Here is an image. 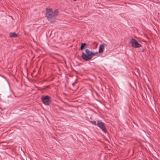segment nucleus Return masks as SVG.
I'll return each mask as SVG.
<instances>
[{
	"instance_id": "9d476101",
	"label": "nucleus",
	"mask_w": 160,
	"mask_h": 160,
	"mask_svg": "<svg viewBox=\"0 0 160 160\" xmlns=\"http://www.w3.org/2000/svg\"><path fill=\"white\" fill-rule=\"evenodd\" d=\"M75 83H73L72 84V85L73 86H74V84H75Z\"/></svg>"
},
{
	"instance_id": "7ed1b4c3",
	"label": "nucleus",
	"mask_w": 160,
	"mask_h": 160,
	"mask_svg": "<svg viewBox=\"0 0 160 160\" xmlns=\"http://www.w3.org/2000/svg\"><path fill=\"white\" fill-rule=\"evenodd\" d=\"M42 101L45 105H49L51 103V98L48 95H42L41 97Z\"/></svg>"
},
{
	"instance_id": "1a4fd4ad",
	"label": "nucleus",
	"mask_w": 160,
	"mask_h": 160,
	"mask_svg": "<svg viewBox=\"0 0 160 160\" xmlns=\"http://www.w3.org/2000/svg\"><path fill=\"white\" fill-rule=\"evenodd\" d=\"M145 49H146V48L145 47L143 48V49L141 50V52H143L145 51Z\"/></svg>"
},
{
	"instance_id": "6e6552de",
	"label": "nucleus",
	"mask_w": 160,
	"mask_h": 160,
	"mask_svg": "<svg viewBox=\"0 0 160 160\" xmlns=\"http://www.w3.org/2000/svg\"><path fill=\"white\" fill-rule=\"evenodd\" d=\"M91 122L93 124L95 125L96 126L97 125V123L95 121H91Z\"/></svg>"
},
{
	"instance_id": "0eeeda50",
	"label": "nucleus",
	"mask_w": 160,
	"mask_h": 160,
	"mask_svg": "<svg viewBox=\"0 0 160 160\" xmlns=\"http://www.w3.org/2000/svg\"><path fill=\"white\" fill-rule=\"evenodd\" d=\"M87 44L85 43H82L81 44L80 50H82L83 49L85 46Z\"/></svg>"
},
{
	"instance_id": "39448f33",
	"label": "nucleus",
	"mask_w": 160,
	"mask_h": 160,
	"mask_svg": "<svg viewBox=\"0 0 160 160\" xmlns=\"http://www.w3.org/2000/svg\"><path fill=\"white\" fill-rule=\"evenodd\" d=\"M130 43L131 44L132 46L135 48H139L142 46V45L138 43L136 40L133 38L130 41Z\"/></svg>"
},
{
	"instance_id": "f03ea898",
	"label": "nucleus",
	"mask_w": 160,
	"mask_h": 160,
	"mask_svg": "<svg viewBox=\"0 0 160 160\" xmlns=\"http://www.w3.org/2000/svg\"><path fill=\"white\" fill-rule=\"evenodd\" d=\"M46 10V16L47 19L50 22L53 23L56 20V16L58 15L59 12L58 10V9H56L53 12L52 9L51 8H47Z\"/></svg>"
},
{
	"instance_id": "20e7f679",
	"label": "nucleus",
	"mask_w": 160,
	"mask_h": 160,
	"mask_svg": "<svg viewBox=\"0 0 160 160\" xmlns=\"http://www.w3.org/2000/svg\"><path fill=\"white\" fill-rule=\"evenodd\" d=\"M100 128L102 131L105 133L107 132V129L104 123L101 120H98L97 123V125Z\"/></svg>"
},
{
	"instance_id": "423d86ee",
	"label": "nucleus",
	"mask_w": 160,
	"mask_h": 160,
	"mask_svg": "<svg viewBox=\"0 0 160 160\" xmlns=\"http://www.w3.org/2000/svg\"><path fill=\"white\" fill-rule=\"evenodd\" d=\"M9 36L11 38H16L18 36V34L14 32L10 33Z\"/></svg>"
},
{
	"instance_id": "f257e3e1",
	"label": "nucleus",
	"mask_w": 160,
	"mask_h": 160,
	"mask_svg": "<svg viewBox=\"0 0 160 160\" xmlns=\"http://www.w3.org/2000/svg\"><path fill=\"white\" fill-rule=\"evenodd\" d=\"M105 46H107L106 44L105 43H103L102 44L100 45L99 46L98 52H92L88 48L86 49H85L86 53L82 52L81 57L83 60L86 61H89L91 60L93 56L98 53H102L104 52V49Z\"/></svg>"
}]
</instances>
